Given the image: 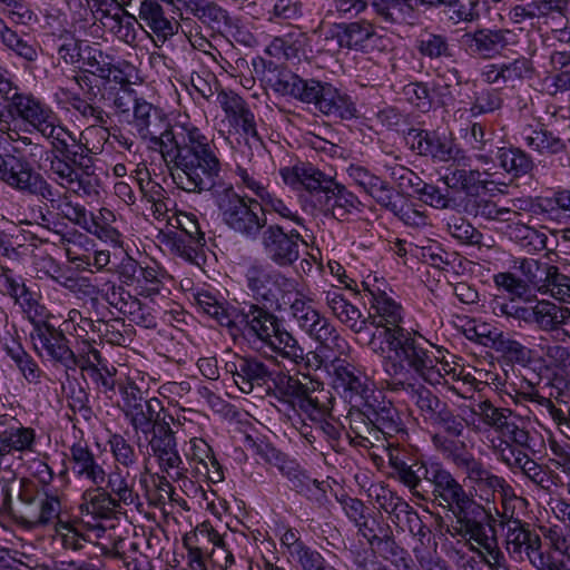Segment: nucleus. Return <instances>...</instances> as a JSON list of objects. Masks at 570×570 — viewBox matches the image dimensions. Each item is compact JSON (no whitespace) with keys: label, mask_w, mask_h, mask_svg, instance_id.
Here are the masks:
<instances>
[{"label":"nucleus","mask_w":570,"mask_h":570,"mask_svg":"<svg viewBox=\"0 0 570 570\" xmlns=\"http://www.w3.org/2000/svg\"><path fill=\"white\" fill-rule=\"evenodd\" d=\"M137 136L158 149L178 188L187 193L210 190L220 173L212 141L191 124L169 126L163 112L140 99L132 110Z\"/></svg>","instance_id":"f257e3e1"},{"label":"nucleus","mask_w":570,"mask_h":570,"mask_svg":"<svg viewBox=\"0 0 570 570\" xmlns=\"http://www.w3.org/2000/svg\"><path fill=\"white\" fill-rule=\"evenodd\" d=\"M368 345L374 353L384 356L383 370L394 392L405 390L406 384H420L416 376L429 384H440L451 371L443 348L417 331L391 328L373 334Z\"/></svg>","instance_id":"f03ea898"},{"label":"nucleus","mask_w":570,"mask_h":570,"mask_svg":"<svg viewBox=\"0 0 570 570\" xmlns=\"http://www.w3.org/2000/svg\"><path fill=\"white\" fill-rule=\"evenodd\" d=\"M392 476L419 500L448 511L470 492L441 462L414 459L405 453L390 452Z\"/></svg>","instance_id":"7ed1b4c3"},{"label":"nucleus","mask_w":570,"mask_h":570,"mask_svg":"<svg viewBox=\"0 0 570 570\" xmlns=\"http://www.w3.org/2000/svg\"><path fill=\"white\" fill-rule=\"evenodd\" d=\"M215 204L222 222L244 239H258L268 225L263 205L255 198L240 196L232 185L216 191Z\"/></svg>","instance_id":"20e7f679"},{"label":"nucleus","mask_w":570,"mask_h":570,"mask_svg":"<svg viewBox=\"0 0 570 570\" xmlns=\"http://www.w3.org/2000/svg\"><path fill=\"white\" fill-rule=\"evenodd\" d=\"M247 294L254 304L281 311L288 305L293 295H298V283L279 271L268 269L261 264L250 265L245 273Z\"/></svg>","instance_id":"39448f33"},{"label":"nucleus","mask_w":570,"mask_h":570,"mask_svg":"<svg viewBox=\"0 0 570 570\" xmlns=\"http://www.w3.org/2000/svg\"><path fill=\"white\" fill-rule=\"evenodd\" d=\"M22 195L35 196L50 204L51 208L58 210L59 215L75 225L91 232L90 219L85 206L73 203L66 194L60 193L47 180V178L35 169L30 163L26 170L18 177L11 188Z\"/></svg>","instance_id":"423d86ee"},{"label":"nucleus","mask_w":570,"mask_h":570,"mask_svg":"<svg viewBox=\"0 0 570 570\" xmlns=\"http://www.w3.org/2000/svg\"><path fill=\"white\" fill-rule=\"evenodd\" d=\"M32 324L30 338L36 353L53 365H60L66 371H75L80 361L69 346L66 334L49 321L43 318V312L35 313L29 320Z\"/></svg>","instance_id":"0eeeda50"},{"label":"nucleus","mask_w":570,"mask_h":570,"mask_svg":"<svg viewBox=\"0 0 570 570\" xmlns=\"http://www.w3.org/2000/svg\"><path fill=\"white\" fill-rule=\"evenodd\" d=\"M8 112L16 119L26 124L29 132H38L41 137L55 138L53 134L62 124L43 100L30 92H21L18 87L7 97Z\"/></svg>","instance_id":"6e6552de"},{"label":"nucleus","mask_w":570,"mask_h":570,"mask_svg":"<svg viewBox=\"0 0 570 570\" xmlns=\"http://www.w3.org/2000/svg\"><path fill=\"white\" fill-rule=\"evenodd\" d=\"M119 392L124 402L122 413L137 434L147 438L156 428L169 423L163 416L164 405L158 397L145 399L135 383L121 384Z\"/></svg>","instance_id":"1a4fd4ad"},{"label":"nucleus","mask_w":570,"mask_h":570,"mask_svg":"<svg viewBox=\"0 0 570 570\" xmlns=\"http://www.w3.org/2000/svg\"><path fill=\"white\" fill-rule=\"evenodd\" d=\"M146 453H144V469L148 472L150 460L154 459L161 473L171 479L184 478L187 468L178 450V443L175 432L170 424H163L156 428V431L145 438Z\"/></svg>","instance_id":"9d476101"},{"label":"nucleus","mask_w":570,"mask_h":570,"mask_svg":"<svg viewBox=\"0 0 570 570\" xmlns=\"http://www.w3.org/2000/svg\"><path fill=\"white\" fill-rule=\"evenodd\" d=\"M451 462L465 474V480L469 481L471 489L474 490L480 501L485 503L494 502L498 492L504 498L512 495V487L507 480L494 474L470 451L462 455H454Z\"/></svg>","instance_id":"9b49d317"},{"label":"nucleus","mask_w":570,"mask_h":570,"mask_svg":"<svg viewBox=\"0 0 570 570\" xmlns=\"http://www.w3.org/2000/svg\"><path fill=\"white\" fill-rule=\"evenodd\" d=\"M258 238L266 259L278 268L293 266L301 257V246L306 244L299 230L277 223L268 224Z\"/></svg>","instance_id":"f8f14e48"},{"label":"nucleus","mask_w":570,"mask_h":570,"mask_svg":"<svg viewBox=\"0 0 570 570\" xmlns=\"http://www.w3.org/2000/svg\"><path fill=\"white\" fill-rule=\"evenodd\" d=\"M291 314L297 326L311 338L330 348L343 350L346 341L332 322L308 304L299 293L289 303Z\"/></svg>","instance_id":"ddd939ff"},{"label":"nucleus","mask_w":570,"mask_h":570,"mask_svg":"<svg viewBox=\"0 0 570 570\" xmlns=\"http://www.w3.org/2000/svg\"><path fill=\"white\" fill-rule=\"evenodd\" d=\"M281 325L278 317L264 307L254 303H244L240 308L235 309L233 325L242 332L248 343L257 350H264L271 336L277 333Z\"/></svg>","instance_id":"4468645a"},{"label":"nucleus","mask_w":570,"mask_h":570,"mask_svg":"<svg viewBox=\"0 0 570 570\" xmlns=\"http://www.w3.org/2000/svg\"><path fill=\"white\" fill-rule=\"evenodd\" d=\"M405 141L414 154L431 158L433 161L454 160L465 165L468 160V157L454 144L453 138L444 131L410 128L405 135Z\"/></svg>","instance_id":"2eb2a0df"},{"label":"nucleus","mask_w":570,"mask_h":570,"mask_svg":"<svg viewBox=\"0 0 570 570\" xmlns=\"http://www.w3.org/2000/svg\"><path fill=\"white\" fill-rule=\"evenodd\" d=\"M347 174L381 208L407 223L409 212L405 210L406 206L389 181L367 168L354 164L350 165Z\"/></svg>","instance_id":"dca6fc26"},{"label":"nucleus","mask_w":570,"mask_h":570,"mask_svg":"<svg viewBox=\"0 0 570 570\" xmlns=\"http://www.w3.org/2000/svg\"><path fill=\"white\" fill-rule=\"evenodd\" d=\"M448 512H451L455 518L461 534L469 535L471 540L489 550L490 538L487 534L485 527H491L494 518L483 504L475 501L474 497L469 493Z\"/></svg>","instance_id":"f3484780"},{"label":"nucleus","mask_w":570,"mask_h":570,"mask_svg":"<svg viewBox=\"0 0 570 570\" xmlns=\"http://www.w3.org/2000/svg\"><path fill=\"white\" fill-rule=\"evenodd\" d=\"M504 548L511 559L528 560L533 568L551 553L542 549L541 537L530 523L524 521H512V524H509Z\"/></svg>","instance_id":"a211bd4d"},{"label":"nucleus","mask_w":570,"mask_h":570,"mask_svg":"<svg viewBox=\"0 0 570 570\" xmlns=\"http://www.w3.org/2000/svg\"><path fill=\"white\" fill-rule=\"evenodd\" d=\"M465 421L448 405L430 426L435 430L431 435L434 449L450 462L454 455H462L468 451L465 442L460 440L464 433Z\"/></svg>","instance_id":"6ab92c4d"},{"label":"nucleus","mask_w":570,"mask_h":570,"mask_svg":"<svg viewBox=\"0 0 570 570\" xmlns=\"http://www.w3.org/2000/svg\"><path fill=\"white\" fill-rule=\"evenodd\" d=\"M362 407L361 414L384 438L400 436L404 439L407 434L401 413L390 400L385 399L382 392L377 391V394Z\"/></svg>","instance_id":"aec40b11"},{"label":"nucleus","mask_w":570,"mask_h":570,"mask_svg":"<svg viewBox=\"0 0 570 570\" xmlns=\"http://www.w3.org/2000/svg\"><path fill=\"white\" fill-rule=\"evenodd\" d=\"M225 370L243 393L249 394L255 387H263L273 380L274 371L256 356L235 354L226 362Z\"/></svg>","instance_id":"412c9836"},{"label":"nucleus","mask_w":570,"mask_h":570,"mask_svg":"<svg viewBox=\"0 0 570 570\" xmlns=\"http://www.w3.org/2000/svg\"><path fill=\"white\" fill-rule=\"evenodd\" d=\"M335 389L341 390L350 403L362 405L377 394L370 384L366 375L345 360L333 362Z\"/></svg>","instance_id":"4be33fe9"},{"label":"nucleus","mask_w":570,"mask_h":570,"mask_svg":"<svg viewBox=\"0 0 570 570\" xmlns=\"http://www.w3.org/2000/svg\"><path fill=\"white\" fill-rule=\"evenodd\" d=\"M49 138L52 153L63 156L76 170L88 178L94 173V157L91 149L76 138L67 127L61 125Z\"/></svg>","instance_id":"5701e85b"},{"label":"nucleus","mask_w":570,"mask_h":570,"mask_svg":"<svg viewBox=\"0 0 570 570\" xmlns=\"http://www.w3.org/2000/svg\"><path fill=\"white\" fill-rule=\"evenodd\" d=\"M510 33L505 29L481 28L465 32L461 38V45L469 55L490 60L501 56L508 48Z\"/></svg>","instance_id":"b1692460"},{"label":"nucleus","mask_w":570,"mask_h":570,"mask_svg":"<svg viewBox=\"0 0 570 570\" xmlns=\"http://www.w3.org/2000/svg\"><path fill=\"white\" fill-rule=\"evenodd\" d=\"M324 302L331 314L353 333L364 332L368 324H376L374 317L365 315L344 295L342 288L332 287L323 293Z\"/></svg>","instance_id":"393cba45"},{"label":"nucleus","mask_w":570,"mask_h":570,"mask_svg":"<svg viewBox=\"0 0 570 570\" xmlns=\"http://www.w3.org/2000/svg\"><path fill=\"white\" fill-rule=\"evenodd\" d=\"M281 176L286 185L308 191L314 197L315 204L317 197L323 195L334 179L308 163H299L291 168H283L281 169Z\"/></svg>","instance_id":"a878e982"},{"label":"nucleus","mask_w":570,"mask_h":570,"mask_svg":"<svg viewBox=\"0 0 570 570\" xmlns=\"http://www.w3.org/2000/svg\"><path fill=\"white\" fill-rule=\"evenodd\" d=\"M315 205L325 215L330 214L334 218L343 220L353 212H360L362 203L355 194L333 179L332 185L317 197Z\"/></svg>","instance_id":"bb28decb"},{"label":"nucleus","mask_w":570,"mask_h":570,"mask_svg":"<svg viewBox=\"0 0 570 570\" xmlns=\"http://www.w3.org/2000/svg\"><path fill=\"white\" fill-rule=\"evenodd\" d=\"M323 82L316 79H303L291 70L282 69L275 76L272 88L279 95L315 105Z\"/></svg>","instance_id":"cd10ccee"},{"label":"nucleus","mask_w":570,"mask_h":570,"mask_svg":"<svg viewBox=\"0 0 570 570\" xmlns=\"http://www.w3.org/2000/svg\"><path fill=\"white\" fill-rule=\"evenodd\" d=\"M368 497L374 500L381 510L390 514L393 521L400 520L402 514L407 517L409 522L413 520L416 521L419 527L417 534L425 537L426 528L420 520L417 513L403 498L399 497L397 493L387 485L383 483L372 484L368 488Z\"/></svg>","instance_id":"c85d7f7f"},{"label":"nucleus","mask_w":570,"mask_h":570,"mask_svg":"<svg viewBox=\"0 0 570 570\" xmlns=\"http://www.w3.org/2000/svg\"><path fill=\"white\" fill-rule=\"evenodd\" d=\"M94 485L86 489L81 495L80 514L92 521L110 520L120 507L102 484Z\"/></svg>","instance_id":"c756f323"},{"label":"nucleus","mask_w":570,"mask_h":570,"mask_svg":"<svg viewBox=\"0 0 570 570\" xmlns=\"http://www.w3.org/2000/svg\"><path fill=\"white\" fill-rule=\"evenodd\" d=\"M141 26H146L155 35L154 42L160 47L178 31V22L166 18L160 3L156 0H141L139 12Z\"/></svg>","instance_id":"7c9ffc66"},{"label":"nucleus","mask_w":570,"mask_h":570,"mask_svg":"<svg viewBox=\"0 0 570 570\" xmlns=\"http://www.w3.org/2000/svg\"><path fill=\"white\" fill-rule=\"evenodd\" d=\"M52 155L49 168L60 187L79 196H91L97 193L91 180L78 173L61 154L52 153Z\"/></svg>","instance_id":"2f4dec72"},{"label":"nucleus","mask_w":570,"mask_h":570,"mask_svg":"<svg viewBox=\"0 0 570 570\" xmlns=\"http://www.w3.org/2000/svg\"><path fill=\"white\" fill-rule=\"evenodd\" d=\"M70 463L77 476L85 478L92 484L106 482L107 472L86 442H77L70 446Z\"/></svg>","instance_id":"473e14b6"},{"label":"nucleus","mask_w":570,"mask_h":570,"mask_svg":"<svg viewBox=\"0 0 570 570\" xmlns=\"http://www.w3.org/2000/svg\"><path fill=\"white\" fill-rule=\"evenodd\" d=\"M406 386L402 392L416 406L422 422L430 428L449 404L422 383Z\"/></svg>","instance_id":"72a5a7b5"},{"label":"nucleus","mask_w":570,"mask_h":570,"mask_svg":"<svg viewBox=\"0 0 570 570\" xmlns=\"http://www.w3.org/2000/svg\"><path fill=\"white\" fill-rule=\"evenodd\" d=\"M464 210L474 217L499 223L510 222L513 220L514 217L522 216L517 209L500 206L490 197L479 195H468L464 203Z\"/></svg>","instance_id":"f704fd0d"},{"label":"nucleus","mask_w":570,"mask_h":570,"mask_svg":"<svg viewBox=\"0 0 570 570\" xmlns=\"http://www.w3.org/2000/svg\"><path fill=\"white\" fill-rule=\"evenodd\" d=\"M281 472L287 478L291 489L297 493L305 495L307 499L322 503L326 499V490L324 482L311 478L304 470L299 468L294 461L283 464Z\"/></svg>","instance_id":"c9c22d12"},{"label":"nucleus","mask_w":570,"mask_h":570,"mask_svg":"<svg viewBox=\"0 0 570 570\" xmlns=\"http://www.w3.org/2000/svg\"><path fill=\"white\" fill-rule=\"evenodd\" d=\"M374 36L373 24L365 20L336 24L333 33L341 48L355 51L365 50Z\"/></svg>","instance_id":"e433bc0d"},{"label":"nucleus","mask_w":570,"mask_h":570,"mask_svg":"<svg viewBox=\"0 0 570 570\" xmlns=\"http://www.w3.org/2000/svg\"><path fill=\"white\" fill-rule=\"evenodd\" d=\"M193 297L199 311L216 320L222 326L232 327L236 308L229 306L218 292L199 288L193 293Z\"/></svg>","instance_id":"4c0bfd02"},{"label":"nucleus","mask_w":570,"mask_h":570,"mask_svg":"<svg viewBox=\"0 0 570 570\" xmlns=\"http://www.w3.org/2000/svg\"><path fill=\"white\" fill-rule=\"evenodd\" d=\"M371 308L374 314L366 317H374L376 324H372L376 328L382 327V332L391 331V328H403L400 323L403 320L402 306L390 297L385 292H371Z\"/></svg>","instance_id":"58836bf2"},{"label":"nucleus","mask_w":570,"mask_h":570,"mask_svg":"<svg viewBox=\"0 0 570 570\" xmlns=\"http://www.w3.org/2000/svg\"><path fill=\"white\" fill-rule=\"evenodd\" d=\"M414 47L423 59L433 62L454 57L453 46L450 43L449 37L443 33L424 30L415 39Z\"/></svg>","instance_id":"ea45409f"},{"label":"nucleus","mask_w":570,"mask_h":570,"mask_svg":"<svg viewBox=\"0 0 570 570\" xmlns=\"http://www.w3.org/2000/svg\"><path fill=\"white\" fill-rule=\"evenodd\" d=\"M569 317L570 311L568 308L543 299L532 305L529 326L535 325L541 331L551 332L558 330Z\"/></svg>","instance_id":"a19ab883"},{"label":"nucleus","mask_w":570,"mask_h":570,"mask_svg":"<svg viewBox=\"0 0 570 570\" xmlns=\"http://www.w3.org/2000/svg\"><path fill=\"white\" fill-rule=\"evenodd\" d=\"M136 478V473L128 475V471L124 473L119 466H116L112 472L107 473V484L104 489L111 493L120 508L121 504L131 505L139 499L134 490Z\"/></svg>","instance_id":"79ce46f5"},{"label":"nucleus","mask_w":570,"mask_h":570,"mask_svg":"<svg viewBox=\"0 0 570 570\" xmlns=\"http://www.w3.org/2000/svg\"><path fill=\"white\" fill-rule=\"evenodd\" d=\"M524 144L540 154H559L566 149L564 141L541 125L525 126L521 131Z\"/></svg>","instance_id":"37998d69"},{"label":"nucleus","mask_w":570,"mask_h":570,"mask_svg":"<svg viewBox=\"0 0 570 570\" xmlns=\"http://www.w3.org/2000/svg\"><path fill=\"white\" fill-rule=\"evenodd\" d=\"M2 283L4 287L3 294L10 296L16 304L21 306L23 312L27 314L28 320H30L35 313L45 311V307L37 302L33 294L21 278H16L13 276L11 269L3 276Z\"/></svg>","instance_id":"c03bdc74"},{"label":"nucleus","mask_w":570,"mask_h":570,"mask_svg":"<svg viewBox=\"0 0 570 570\" xmlns=\"http://www.w3.org/2000/svg\"><path fill=\"white\" fill-rule=\"evenodd\" d=\"M495 158L499 166L513 177L524 176L534 167L532 158L524 150L514 146L498 148Z\"/></svg>","instance_id":"a18cd8bd"},{"label":"nucleus","mask_w":570,"mask_h":570,"mask_svg":"<svg viewBox=\"0 0 570 570\" xmlns=\"http://www.w3.org/2000/svg\"><path fill=\"white\" fill-rule=\"evenodd\" d=\"M420 4V0H415ZM375 14L385 23L402 24L412 16L411 0H367Z\"/></svg>","instance_id":"49530a36"},{"label":"nucleus","mask_w":570,"mask_h":570,"mask_svg":"<svg viewBox=\"0 0 570 570\" xmlns=\"http://www.w3.org/2000/svg\"><path fill=\"white\" fill-rule=\"evenodd\" d=\"M13 429H10L2 439H0V456H6L11 452L32 451L36 442V432L32 428L23 426L19 421L12 422Z\"/></svg>","instance_id":"de8ad7c7"},{"label":"nucleus","mask_w":570,"mask_h":570,"mask_svg":"<svg viewBox=\"0 0 570 570\" xmlns=\"http://www.w3.org/2000/svg\"><path fill=\"white\" fill-rule=\"evenodd\" d=\"M264 348H268L271 352L279 354L295 364H301L305 361L304 348L281 325L277 328V333L271 336V341L266 342Z\"/></svg>","instance_id":"09e8293b"},{"label":"nucleus","mask_w":570,"mask_h":570,"mask_svg":"<svg viewBox=\"0 0 570 570\" xmlns=\"http://www.w3.org/2000/svg\"><path fill=\"white\" fill-rule=\"evenodd\" d=\"M327 394L328 392L318 389V383L314 384L311 382L303 396L295 402L294 407H297L301 412L306 414L311 421L315 422L326 416L328 413L326 405V401L328 400Z\"/></svg>","instance_id":"8fccbe9b"},{"label":"nucleus","mask_w":570,"mask_h":570,"mask_svg":"<svg viewBox=\"0 0 570 570\" xmlns=\"http://www.w3.org/2000/svg\"><path fill=\"white\" fill-rule=\"evenodd\" d=\"M471 412L472 419L465 421L468 426L478 429L474 416H479L487 426L493 429L495 432L505 423L507 419L512 416V412L509 409L497 407L489 400L480 401Z\"/></svg>","instance_id":"3c124183"},{"label":"nucleus","mask_w":570,"mask_h":570,"mask_svg":"<svg viewBox=\"0 0 570 570\" xmlns=\"http://www.w3.org/2000/svg\"><path fill=\"white\" fill-rule=\"evenodd\" d=\"M116 17L106 18L104 21V29L111 32L118 40L134 45L137 40V32L135 24L137 19L128 12L121 10L120 7H115Z\"/></svg>","instance_id":"603ef678"},{"label":"nucleus","mask_w":570,"mask_h":570,"mask_svg":"<svg viewBox=\"0 0 570 570\" xmlns=\"http://www.w3.org/2000/svg\"><path fill=\"white\" fill-rule=\"evenodd\" d=\"M174 219L175 223L170 224L180 230L178 242H187V246L193 250L205 246V234L200 230L199 223L195 215L180 213L176 215Z\"/></svg>","instance_id":"864d4df0"},{"label":"nucleus","mask_w":570,"mask_h":570,"mask_svg":"<svg viewBox=\"0 0 570 570\" xmlns=\"http://www.w3.org/2000/svg\"><path fill=\"white\" fill-rule=\"evenodd\" d=\"M109 445L117 463L116 466H122L128 471V475L137 473L139 456L132 444L129 443L121 434H112L109 439Z\"/></svg>","instance_id":"5fc2aeb1"},{"label":"nucleus","mask_w":570,"mask_h":570,"mask_svg":"<svg viewBox=\"0 0 570 570\" xmlns=\"http://www.w3.org/2000/svg\"><path fill=\"white\" fill-rule=\"evenodd\" d=\"M79 57L88 68L87 70L101 79H110L112 71L116 69L112 63L114 58L102 52L98 47L86 46Z\"/></svg>","instance_id":"6e6d98bb"},{"label":"nucleus","mask_w":570,"mask_h":570,"mask_svg":"<svg viewBox=\"0 0 570 570\" xmlns=\"http://www.w3.org/2000/svg\"><path fill=\"white\" fill-rule=\"evenodd\" d=\"M441 180L448 190L453 189L469 194L481 183V173L478 169L448 168Z\"/></svg>","instance_id":"4d7b16f0"},{"label":"nucleus","mask_w":570,"mask_h":570,"mask_svg":"<svg viewBox=\"0 0 570 570\" xmlns=\"http://www.w3.org/2000/svg\"><path fill=\"white\" fill-rule=\"evenodd\" d=\"M422 4L431 7L445 6L452 10L450 19L458 22H472L479 18L476 7L479 0H420Z\"/></svg>","instance_id":"13d9d810"},{"label":"nucleus","mask_w":570,"mask_h":570,"mask_svg":"<svg viewBox=\"0 0 570 570\" xmlns=\"http://www.w3.org/2000/svg\"><path fill=\"white\" fill-rule=\"evenodd\" d=\"M493 350L500 353L505 360L522 366L532 361V351L519 341L502 333L497 343L492 344Z\"/></svg>","instance_id":"bf43d9fd"},{"label":"nucleus","mask_w":570,"mask_h":570,"mask_svg":"<svg viewBox=\"0 0 570 570\" xmlns=\"http://www.w3.org/2000/svg\"><path fill=\"white\" fill-rule=\"evenodd\" d=\"M60 509L59 499L45 493L39 498L38 509L28 511L27 521L33 527L52 524L58 519Z\"/></svg>","instance_id":"052dcab7"},{"label":"nucleus","mask_w":570,"mask_h":570,"mask_svg":"<svg viewBox=\"0 0 570 570\" xmlns=\"http://www.w3.org/2000/svg\"><path fill=\"white\" fill-rule=\"evenodd\" d=\"M415 195L422 203L436 209H454L458 205L446 188L441 189L426 181L422 183Z\"/></svg>","instance_id":"680f3d73"},{"label":"nucleus","mask_w":570,"mask_h":570,"mask_svg":"<svg viewBox=\"0 0 570 570\" xmlns=\"http://www.w3.org/2000/svg\"><path fill=\"white\" fill-rule=\"evenodd\" d=\"M446 227L450 235L461 244L479 247L484 245L483 234L462 217L451 218Z\"/></svg>","instance_id":"e2e57ef3"},{"label":"nucleus","mask_w":570,"mask_h":570,"mask_svg":"<svg viewBox=\"0 0 570 570\" xmlns=\"http://www.w3.org/2000/svg\"><path fill=\"white\" fill-rule=\"evenodd\" d=\"M497 433L500 435V441L534 452L532 445L533 438L530 435L529 431L520 426L512 416L507 419L505 423L502 424Z\"/></svg>","instance_id":"0e129e2a"},{"label":"nucleus","mask_w":570,"mask_h":570,"mask_svg":"<svg viewBox=\"0 0 570 570\" xmlns=\"http://www.w3.org/2000/svg\"><path fill=\"white\" fill-rule=\"evenodd\" d=\"M503 86L514 87L517 82L532 78L534 67L530 59L519 57L510 62L501 63Z\"/></svg>","instance_id":"69168bd1"},{"label":"nucleus","mask_w":570,"mask_h":570,"mask_svg":"<svg viewBox=\"0 0 570 570\" xmlns=\"http://www.w3.org/2000/svg\"><path fill=\"white\" fill-rule=\"evenodd\" d=\"M29 164L23 156L0 154V181L12 188Z\"/></svg>","instance_id":"338daca9"},{"label":"nucleus","mask_w":570,"mask_h":570,"mask_svg":"<svg viewBox=\"0 0 570 570\" xmlns=\"http://www.w3.org/2000/svg\"><path fill=\"white\" fill-rule=\"evenodd\" d=\"M190 450H191V460L196 461L198 464L203 465L204 470L207 474H209L210 470L208 468V462L212 468L215 469V476H209L212 480L216 478L217 481L224 479L223 472L220 471V465L216 460L212 448L208 443L203 439H193L190 440Z\"/></svg>","instance_id":"774afa93"}]
</instances>
